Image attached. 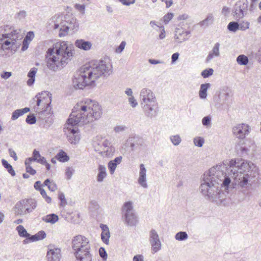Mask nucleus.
Masks as SVG:
<instances>
[{"mask_svg": "<svg viewBox=\"0 0 261 261\" xmlns=\"http://www.w3.org/2000/svg\"><path fill=\"white\" fill-rule=\"evenodd\" d=\"M44 185L47 186L48 189L51 191L54 192L57 189L56 184L53 181H50L49 179H47L44 181Z\"/></svg>", "mask_w": 261, "mask_h": 261, "instance_id": "obj_39", "label": "nucleus"}, {"mask_svg": "<svg viewBox=\"0 0 261 261\" xmlns=\"http://www.w3.org/2000/svg\"><path fill=\"white\" fill-rule=\"evenodd\" d=\"M73 51L74 47L70 42H57L53 48H48L46 52L47 66L55 71L62 69L70 60Z\"/></svg>", "mask_w": 261, "mask_h": 261, "instance_id": "obj_4", "label": "nucleus"}, {"mask_svg": "<svg viewBox=\"0 0 261 261\" xmlns=\"http://www.w3.org/2000/svg\"><path fill=\"white\" fill-rule=\"evenodd\" d=\"M174 16L173 13H168L163 17V21L165 24L168 23L171 20Z\"/></svg>", "mask_w": 261, "mask_h": 261, "instance_id": "obj_51", "label": "nucleus"}, {"mask_svg": "<svg viewBox=\"0 0 261 261\" xmlns=\"http://www.w3.org/2000/svg\"><path fill=\"white\" fill-rule=\"evenodd\" d=\"M123 5L129 6L131 4H133L135 3V0H119Z\"/></svg>", "mask_w": 261, "mask_h": 261, "instance_id": "obj_61", "label": "nucleus"}, {"mask_svg": "<svg viewBox=\"0 0 261 261\" xmlns=\"http://www.w3.org/2000/svg\"><path fill=\"white\" fill-rule=\"evenodd\" d=\"M139 168L140 170L138 182L141 187L144 189H147L148 188L146 175L147 170L143 164H141L139 166Z\"/></svg>", "mask_w": 261, "mask_h": 261, "instance_id": "obj_18", "label": "nucleus"}, {"mask_svg": "<svg viewBox=\"0 0 261 261\" xmlns=\"http://www.w3.org/2000/svg\"><path fill=\"white\" fill-rule=\"evenodd\" d=\"M214 21V17L212 14H208L206 17V18L201 21L200 22V24L201 26H206L207 27L208 25L211 24L213 23Z\"/></svg>", "mask_w": 261, "mask_h": 261, "instance_id": "obj_36", "label": "nucleus"}, {"mask_svg": "<svg viewBox=\"0 0 261 261\" xmlns=\"http://www.w3.org/2000/svg\"><path fill=\"white\" fill-rule=\"evenodd\" d=\"M121 219L124 224L129 226H135L138 222V217L131 201L125 202L121 208Z\"/></svg>", "mask_w": 261, "mask_h": 261, "instance_id": "obj_9", "label": "nucleus"}, {"mask_svg": "<svg viewBox=\"0 0 261 261\" xmlns=\"http://www.w3.org/2000/svg\"><path fill=\"white\" fill-rule=\"evenodd\" d=\"M204 139L201 137H196L193 139V142L195 146L201 147L204 143Z\"/></svg>", "mask_w": 261, "mask_h": 261, "instance_id": "obj_44", "label": "nucleus"}, {"mask_svg": "<svg viewBox=\"0 0 261 261\" xmlns=\"http://www.w3.org/2000/svg\"><path fill=\"white\" fill-rule=\"evenodd\" d=\"M39 191L46 202L49 203L51 202V198L47 195L45 191L42 188H39Z\"/></svg>", "mask_w": 261, "mask_h": 261, "instance_id": "obj_45", "label": "nucleus"}, {"mask_svg": "<svg viewBox=\"0 0 261 261\" xmlns=\"http://www.w3.org/2000/svg\"><path fill=\"white\" fill-rule=\"evenodd\" d=\"M115 151V147L112 146L106 148H103L102 151H100L99 153L103 157L111 158L114 155Z\"/></svg>", "mask_w": 261, "mask_h": 261, "instance_id": "obj_26", "label": "nucleus"}, {"mask_svg": "<svg viewBox=\"0 0 261 261\" xmlns=\"http://www.w3.org/2000/svg\"><path fill=\"white\" fill-rule=\"evenodd\" d=\"M26 12L24 11H20L16 15V17L19 19H22L25 17Z\"/></svg>", "mask_w": 261, "mask_h": 261, "instance_id": "obj_62", "label": "nucleus"}, {"mask_svg": "<svg viewBox=\"0 0 261 261\" xmlns=\"http://www.w3.org/2000/svg\"><path fill=\"white\" fill-rule=\"evenodd\" d=\"M37 71V69L34 67L32 68L29 72L28 76L29 77V79L27 81V84L29 86H31L34 84Z\"/></svg>", "mask_w": 261, "mask_h": 261, "instance_id": "obj_30", "label": "nucleus"}, {"mask_svg": "<svg viewBox=\"0 0 261 261\" xmlns=\"http://www.w3.org/2000/svg\"><path fill=\"white\" fill-rule=\"evenodd\" d=\"M11 43L9 40H5V36L0 35V56H4V51L11 48Z\"/></svg>", "mask_w": 261, "mask_h": 261, "instance_id": "obj_23", "label": "nucleus"}, {"mask_svg": "<svg viewBox=\"0 0 261 261\" xmlns=\"http://www.w3.org/2000/svg\"><path fill=\"white\" fill-rule=\"evenodd\" d=\"M75 45L81 49L87 51L91 49L92 44L89 41H85L84 39H77L75 42Z\"/></svg>", "mask_w": 261, "mask_h": 261, "instance_id": "obj_21", "label": "nucleus"}, {"mask_svg": "<svg viewBox=\"0 0 261 261\" xmlns=\"http://www.w3.org/2000/svg\"><path fill=\"white\" fill-rule=\"evenodd\" d=\"M74 8L81 14H84L85 13L86 5L84 4H75Z\"/></svg>", "mask_w": 261, "mask_h": 261, "instance_id": "obj_43", "label": "nucleus"}, {"mask_svg": "<svg viewBox=\"0 0 261 261\" xmlns=\"http://www.w3.org/2000/svg\"><path fill=\"white\" fill-rule=\"evenodd\" d=\"M9 153L11 157L13 158L15 161L18 160L17 156L15 151L11 148L9 149Z\"/></svg>", "mask_w": 261, "mask_h": 261, "instance_id": "obj_60", "label": "nucleus"}, {"mask_svg": "<svg viewBox=\"0 0 261 261\" xmlns=\"http://www.w3.org/2000/svg\"><path fill=\"white\" fill-rule=\"evenodd\" d=\"M218 168L217 166L211 168L204 174L203 182L200 187L202 195L206 199L215 202H221L225 198V194L221 188L224 187L227 189L231 182L228 176H223Z\"/></svg>", "mask_w": 261, "mask_h": 261, "instance_id": "obj_3", "label": "nucleus"}, {"mask_svg": "<svg viewBox=\"0 0 261 261\" xmlns=\"http://www.w3.org/2000/svg\"><path fill=\"white\" fill-rule=\"evenodd\" d=\"M37 206V202L35 199H24L16 203L14 206V212L16 215H25L32 213Z\"/></svg>", "mask_w": 261, "mask_h": 261, "instance_id": "obj_11", "label": "nucleus"}, {"mask_svg": "<svg viewBox=\"0 0 261 261\" xmlns=\"http://www.w3.org/2000/svg\"><path fill=\"white\" fill-rule=\"evenodd\" d=\"M34 38V34L32 31L29 32L27 35L25 36L24 40H27V41L31 42L33 39Z\"/></svg>", "mask_w": 261, "mask_h": 261, "instance_id": "obj_55", "label": "nucleus"}, {"mask_svg": "<svg viewBox=\"0 0 261 261\" xmlns=\"http://www.w3.org/2000/svg\"><path fill=\"white\" fill-rule=\"evenodd\" d=\"M57 160L61 162H67L69 160V156L67 153L63 150H61L56 155Z\"/></svg>", "mask_w": 261, "mask_h": 261, "instance_id": "obj_32", "label": "nucleus"}, {"mask_svg": "<svg viewBox=\"0 0 261 261\" xmlns=\"http://www.w3.org/2000/svg\"><path fill=\"white\" fill-rule=\"evenodd\" d=\"M179 56L178 53H174L171 56V62L174 63L178 59Z\"/></svg>", "mask_w": 261, "mask_h": 261, "instance_id": "obj_64", "label": "nucleus"}, {"mask_svg": "<svg viewBox=\"0 0 261 261\" xmlns=\"http://www.w3.org/2000/svg\"><path fill=\"white\" fill-rule=\"evenodd\" d=\"M42 219L46 223L54 224L58 221L59 217L55 214H51L43 217Z\"/></svg>", "mask_w": 261, "mask_h": 261, "instance_id": "obj_29", "label": "nucleus"}, {"mask_svg": "<svg viewBox=\"0 0 261 261\" xmlns=\"http://www.w3.org/2000/svg\"><path fill=\"white\" fill-rule=\"evenodd\" d=\"M254 165L251 162L243 159H232L229 161L226 170L229 176L233 178L241 188H247L249 174L247 173L253 170Z\"/></svg>", "mask_w": 261, "mask_h": 261, "instance_id": "obj_5", "label": "nucleus"}, {"mask_svg": "<svg viewBox=\"0 0 261 261\" xmlns=\"http://www.w3.org/2000/svg\"><path fill=\"white\" fill-rule=\"evenodd\" d=\"M62 257L61 250L54 245H49L46 253L47 261H60Z\"/></svg>", "mask_w": 261, "mask_h": 261, "instance_id": "obj_16", "label": "nucleus"}, {"mask_svg": "<svg viewBox=\"0 0 261 261\" xmlns=\"http://www.w3.org/2000/svg\"><path fill=\"white\" fill-rule=\"evenodd\" d=\"M30 110L29 108H24L21 109H17L12 113L11 119L13 120H15L18 118L19 117L29 112Z\"/></svg>", "mask_w": 261, "mask_h": 261, "instance_id": "obj_28", "label": "nucleus"}, {"mask_svg": "<svg viewBox=\"0 0 261 261\" xmlns=\"http://www.w3.org/2000/svg\"><path fill=\"white\" fill-rule=\"evenodd\" d=\"M32 155L33 156L34 162H36L40 164L41 163H45V158L42 156L39 152L36 149L33 150Z\"/></svg>", "mask_w": 261, "mask_h": 261, "instance_id": "obj_31", "label": "nucleus"}, {"mask_svg": "<svg viewBox=\"0 0 261 261\" xmlns=\"http://www.w3.org/2000/svg\"><path fill=\"white\" fill-rule=\"evenodd\" d=\"M211 122V117L209 116H205L202 120V123L204 126L210 125Z\"/></svg>", "mask_w": 261, "mask_h": 261, "instance_id": "obj_53", "label": "nucleus"}, {"mask_svg": "<svg viewBox=\"0 0 261 261\" xmlns=\"http://www.w3.org/2000/svg\"><path fill=\"white\" fill-rule=\"evenodd\" d=\"M47 24H48V28L50 30L57 29V24H56L55 21H54L53 16L48 21Z\"/></svg>", "mask_w": 261, "mask_h": 261, "instance_id": "obj_49", "label": "nucleus"}, {"mask_svg": "<svg viewBox=\"0 0 261 261\" xmlns=\"http://www.w3.org/2000/svg\"><path fill=\"white\" fill-rule=\"evenodd\" d=\"M238 153L242 156L248 154L249 149L245 146H238L237 148Z\"/></svg>", "mask_w": 261, "mask_h": 261, "instance_id": "obj_42", "label": "nucleus"}, {"mask_svg": "<svg viewBox=\"0 0 261 261\" xmlns=\"http://www.w3.org/2000/svg\"><path fill=\"white\" fill-rule=\"evenodd\" d=\"M38 240H41L46 237V233L43 230L39 231L36 234Z\"/></svg>", "mask_w": 261, "mask_h": 261, "instance_id": "obj_57", "label": "nucleus"}, {"mask_svg": "<svg viewBox=\"0 0 261 261\" xmlns=\"http://www.w3.org/2000/svg\"><path fill=\"white\" fill-rule=\"evenodd\" d=\"M98 173L97 176L98 182H102L107 176L106 168L105 166L99 165L98 168Z\"/></svg>", "mask_w": 261, "mask_h": 261, "instance_id": "obj_25", "label": "nucleus"}, {"mask_svg": "<svg viewBox=\"0 0 261 261\" xmlns=\"http://www.w3.org/2000/svg\"><path fill=\"white\" fill-rule=\"evenodd\" d=\"M71 247L77 261H92L91 247L88 238L81 234L73 237Z\"/></svg>", "mask_w": 261, "mask_h": 261, "instance_id": "obj_6", "label": "nucleus"}, {"mask_svg": "<svg viewBox=\"0 0 261 261\" xmlns=\"http://www.w3.org/2000/svg\"><path fill=\"white\" fill-rule=\"evenodd\" d=\"M58 198L60 200V205L61 206H65L67 204V202L64 193L60 192L58 194Z\"/></svg>", "mask_w": 261, "mask_h": 261, "instance_id": "obj_47", "label": "nucleus"}, {"mask_svg": "<svg viewBox=\"0 0 261 261\" xmlns=\"http://www.w3.org/2000/svg\"><path fill=\"white\" fill-rule=\"evenodd\" d=\"M2 163L3 166L7 169V171L9 173H10L12 176L15 175V172L12 166L6 160L3 159L2 160Z\"/></svg>", "mask_w": 261, "mask_h": 261, "instance_id": "obj_35", "label": "nucleus"}, {"mask_svg": "<svg viewBox=\"0 0 261 261\" xmlns=\"http://www.w3.org/2000/svg\"><path fill=\"white\" fill-rule=\"evenodd\" d=\"M143 140V139L139 137V136H133L130 137L127 139V143L130 144V146L132 148V150H134L136 148V144L135 143V142L137 141H141Z\"/></svg>", "mask_w": 261, "mask_h": 261, "instance_id": "obj_33", "label": "nucleus"}, {"mask_svg": "<svg viewBox=\"0 0 261 261\" xmlns=\"http://www.w3.org/2000/svg\"><path fill=\"white\" fill-rule=\"evenodd\" d=\"M249 22L248 21H243L239 23V30L241 31H245L249 28Z\"/></svg>", "mask_w": 261, "mask_h": 261, "instance_id": "obj_48", "label": "nucleus"}, {"mask_svg": "<svg viewBox=\"0 0 261 261\" xmlns=\"http://www.w3.org/2000/svg\"><path fill=\"white\" fill-rule=\"evenodd\" d=\"M19 30H13L10 33L2 34L5 36V40H9L11 43V48L15 45L17 41L22 38V35L19 33Z\"/></svg>", "mask_w": 261, "mask_h": 261, "instance_id": "obj_19", "label": "nucleus"}, {"mask_svg": "<svg viewBox=\"0 0 261 261\" xmlns=\"http://www.w3.org/2000/svg\"><path fill=\"white\" fill-rule=\"evenodd\" d=\"M220 44L218 42H217L214 44L212 49L209 52L208 55L206 58L205 60L206 62H210L215 57H219L220 56Z\"/></svg>", "mask_w": 261, "mask_h": 261, "instance_id": "obj_20", "label": "nucleus"}, {"mask_svg": "<svg viewBox=\"0 0 261 261\" xmlns=\"http://www.w3.org/2000/svg\"><path fill=\"white\" fill-rule=\"evenodd\" d=\"M170 140L175 146L178 145L181 142V139L178 135L171 136L170 137Z\"/></svg>", "mask_w": 261, "mask_h": 261, "instance_id": "obj_41", "label": "nucleus"}, {"mask_svg": "<svg viewBox=\"0 0 261 261\" xmlns=\"http://www.w3.org/2000/svg\"><path fill=\"white\" fill-rule=\"evenodd\" d=\"M251 131L250 126L246 123L237 124L232 128V134L240 140H244Z\"/></svg>", "mask_w": 261, "mask_h": 261, "instance_id": "obj_12", "label": "nucleus"}, {"mask_svg": "<svg viewBox=\"0 0 261 261\" xmlns=\"http://www.w3.org/2000/svg\"><path fill=\"white\" fill-rule=\"evenodd\" d=\"M99 253L100 256L103 258L104 260H106L107 258V253L105 250V249L102 248L100 247L99 250Z\"/></svg>", "mask_w": 261, "mask_h": 261, "instance_id": "obj_56", "label": "nucleus"}, {"mask_svg": "<svg viewBox=\"0 0 261 261\" xmlns=\"http://www.w3.org/2000/svg\"><path fill=\"white\" fill-rule=\"evenodd\" d=\"M149 243L151 246L153 253L158 252L161 249V242L159 236L155 229H152L149 232Z\"/></svg>", "mask_w": 261, "mask_h": 261, "instance_id": "obj_14", "label": "nucleus"}, {"mask_svg": "<svg viewBox=\"0 0 261 261\" xmlns=\"http://www.w3.org/2000/svg\"><path fill=\"white\" fill-rule=\"evenodd\" d=\"M113 72V67L108 60L89 63L82 66L76 73L73 80L75 89H83L93 84L100 77H108Z\"/></svg>", "mask_w": 261, "mask_h": 261, "instance_id": "obj_2", "label": "nucleus"}, {"mask_svg": "<svg viewBox=\"0 0 261 261\" xmlns=\"http://www.w3.org/2000/svg\"><path fill=\"white\" fill-rule=\"evenodd\" d=\"M35 99H36V106L34 108L35 111L41 115L44 113L49 114L51 94L48 91H43L37 94Z\"/></svg>", "mask_w": 261, "mask_h": 261, "instance_id": "obj_10", "label": "nucleus"}, {"mask_svg": "<svg viewBox=\"0 0 261 261\" xmlns=\"http://www.w3.org/2000/svg\"><path fill=\"white\" fill-rule=\"evenodd\" d=\"M188 238V235L186 231H179L176 233L175 239L178 241H186Z\"/></svg>", "mask_w": 261, "mask_h": 261, "instance_id": "obj_37", "label": "nucleus"}, {"mask_svg": "<svg viewBox=\"0 0 261 261\" xmlns=\"http://www.w3.org/2000/svg\"><path fill=\"white\" fill-rule=\"evenodd\" d=\"M53 17L57 25V29L60 30L59 36L60 37L65 36L69 29L77 30L79 28L76 19L71 14H66L64 16L57 14Z\"/></svg>", "mask_w": 261, "mask_h": 261, "instance_id": "obj_8", "label": "nucleus"}, {"mask_svg": "<svg viewBox=\"0 0 261 261\" xmlns=\"http://www.w3.org/2000/svg\"><path fill=\"white\" fill-rule=\"evenodd\" d=\"M227 29L231 32H236L239 30V23L236 21L230 22L227 25Z\"/></svg>", "mask_w": 261, "mask_h": 261, "instance_id": "obj_40", "label": "nucleus"}, {"mask_svg": "<svg viewBox=\"0 0 261 261\" xmlns=\"http://www.w3.org/2000/svg\"><path fill=\"white\" fill-rule=\"evenodd\" d=\"M25 169L27 172L30 173L31 175H35L36 173V171L35 169H34L31 165H28V166H25Z\"/></svg>", "mask_w": 261, "mask_h": 261, "instance_id": "obj_59", "label": "nucleus"}, {"mask_svg": "<svg viewBox=\"0 0 261 261\" xmlns=\"http://www.w3.org/2000/svg\"><path fill=\"white\" fill-rule=\"evenodd\" d=\"M210 86L211 84L210 83L202 84L200 85L199 96L201 99L206 98L207 96V91Z\"/></svg>", "mask_w": 261, "mask_h": 261, "instance_id": "obj_27", "label": "nucleus"}, {"mask_svg": "<svg viewBox=\"0 0 261 261\" xmlns=\"http://www.w3.org/2000/svg\"><path fill=\"white\" fill-rule=\"evenodd\" d=\"M191 32L183 28H177L174 32V41L176 45H178L189 40Z\"/></svg>", "mask_w": 261, "mask_h": 261, "instance_id": "obj_13", "label": "nucleus"}, {"mask_svg": "<svg viewBox=\"0 0 261 261\" xmlns=\"http://www.w3.org/2000/svg\"><path fill=\"white\" fill-rule=\"evenodd\" d=\"M139 97L145 115L150 118L156 116L158 102L153 91L149 88H142L140 92Z\"/></svg>", "mask_w": 261, "mask_h": 261, "instance_id": "obj_7", "label": "nucleus"}, {"mask_svg": "<svg viewBox=\"0 0 261 261\" xmlns=\"http://www.w3.org/2000/svg\"><path fill=\"white\" fill-rule=\"evenodd\" d=\"M248 3L239 1L236 3L233 10V16L236 19L242 18L246 14Z\"/></svg>", "mask_w": 261, "mask_h": 261, "instance_id": "obj_15", "label": "nucleus"}, {"mask_svg": "<svg viewBox=\"0 0 261 261\" xmlns=\"http://www.w3.org/2000/svg\"><path fill=\"white\" fill-rule=\"evenodd\" d=\"M237 62L240 65H247L249 62L248 57L244 55H240L236 59Z\"/></svg>", "mask_w": 261, "mask_h": 261, "instance_id": "obj_34", "label": "nucleus"}, {"mask_svg": "<svg viewBox=\"0 0 261 261\" xmlns=\"http://www.w3.org/2000/svg\"><path fill=\"white\" fill-rule=\"evenodd\" d=\"M125 45V42L122 41L119 46L116 49V51L118 53H121L124 48Z\"/></svg>", "mask_w": 261, "mask_h": 261, "instance_id": "obj_63", "label": "nucleus"}, {"mask_svg": "<svg viewBox=\"0 0 261 261\" xmlns=\"http://www.w3.org/2000/svg\"><path fill=\"white\" fill-rule=\"evenodd\" d=\"M102 115V109L99 103L93 100L86 98L77 103L73 107L68 119L66 129L68 141L73 144L80 140L79 129L74 126H82L99 119Z\"/></svg>", "mask_w": 261, "mask_h": 261, "instance_id": "obj_1", "label": "nucleus"}, {"mask_svg": "<svg viewBox=\"0 0 261 261\" xmlns=\"http://www.w3.org/2000/svg\"><path fill=\"white\" fill-rule=\"evenodd\" d=\"M74 171V170L72 167H68L66 168L65 171V175L68 179H70L71 178Z\"/></svg>", "mask_w": 261, "mask_h": 261, "instance_id": "obj_52", "label": "nucleus"}, {"mask_svg": "<svg viewBox=\"0 0 261 261\" xmlns=\"http://www.w3.org/2000/svg\"><path fill=\"white\" fill-rule=\"evenodd\" d=\"M122 156H119L116 157L114 160H112L109 162L108 167L110 170V173L111 174H113L114 173L117 166L120 164L122 161Z\"/></svg>", "mask_w": 261, "mask_h": 261, "instance_id": "obj_24", "label": "nucleus"}, {"mask_svg": "<svg viewBox=\"0 0 261 261\" xmlns=\"http://www.w3.org/2000/svg\"><path fill=\"white\" fill-rule=\"evenodd\" d=\"M129 105L135 108L138 103L134 96L129 97L128 99Z\"/></svg>", "mask_w": 261, "mask_h": 261, "instance_id": "obj_54", "label": "nucleus"}, {"mask_svg": "<svg viewBox=\"0 0 261 261\" xmlns=\"http://www.w3.org/2000/svg\"><path fill=\"white\" fill-rule=\"evenodd\" d=\"M25 121L30 124H35L36 122V118L34 115H29L27 116Z\"/></svg>", "mask_w": 261, "mask_h": 261, "instance_id": "obj_50", "label": "nucleus"}, {"mask_svg": "<svg viewBox=\"0 0 261 261\" xmlns=\"http://www.w3.org/2000/svg\"><path fill=\"white\" fill-rule=\"evenodd\" d=\"M232 93L229 89L225 88L222 90L220 98L221 101V105L223 106H226L229 107L231 103V97Z\"/></svg>", "mask_w": 261, "mask_h": 261, "instance_id": "obj_17", "label": "nucleus"}, {"mask_svg": "<svg viewBox=\"0 0 261 261\" xmlns=\"http://www.w3.org/2000/svg\"><path fill=\"white\" fill-rule=\"evenodd\" d=\"M100 227L102 232L101 233V239L103 243L108 245L109 243V238L110 237V233L109 227L107 225L100 224Z\"/></svg>", "mask_w": 261, "mask_h": 261, "instance_id": "obj_22", "label": "nucleus"}, {"mask_svg": "<svg viewBox=\"0 0 261 261\" xmlns=\"http://www.w3.org/2000/svg\"><path fill=\"white\" fill-rule=\"evenodd\" d=\"M16 229L20 237L24 238L29 236V233H28L27 231L22 225H18L16 227Z\"/></svg>", "mask_w": 261, "mask_h": 261, "instance_id": "obj_38", "label": "nucleus"}, {"mask_svg": "<svg viewBox=\"0 0 261 261\" xmlns=\"http://www.w3.org/2000/svg\"><path fill=\"white\" fill-rule=\"evenodd\" d=\"M214 70L212 68H208L203 70L201 75L204 77L206 78L213 74Z\"/></svg>", "mask_w": 261, "mask_h": 261, "instance_id": "obj_46", "label": "nucleus"}, {"mask_svg": "<svg viewBox=\"0 0 261 261\" xmlns=\"http://www.w3.org/2000/svg\"><path fill=\"white\" fill-rule=\"evenodd\" d=\"M125 128L126 127L124 125H117L114 127V130L117 133H119L124 131Z\"/></svg>", "mask_w": 261, "mask_h": 261, "instance_id": "obj_58", "label": "nucleus"}]
</instances>
